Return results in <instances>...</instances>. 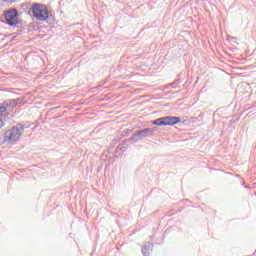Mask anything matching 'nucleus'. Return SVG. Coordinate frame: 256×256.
<instances>
[{
	"label": "nucleus",
	"mask_w": 256,
	"mask_h": 256,
	"mask_svg": "<svg viewBox=\"0 0 256 256\" xmlns=\"http://www.w3.org/2000/svg\"><path fill=\"white\" fill-rule=\"evenodd\" d=\"M24 131L23 126H13L4 133V141L6 143H16V141L21 139V135H23Z\"/></svg>",
	"instance_id": "nucleus-1"
},
{
	"label": "nucleus",
	"mask_w": 256,
	"mask_h": 256,
	"mask_svg": "<svg viewBox=\"0 0 256 256\" xmlns=\"http://www.w3.org/2000/svg\"><path fill=\"white\" fill-rule=\"evenodd\" d=\"M31 12L38 21H47L49 19V10L43 4H33Z\"/></svg>",
	"instance_id": "nucleus-2"
},
{
	"label": "nucleus",
	"mask_w": 256,
	"mask_h": 256,
	"mask_svg": "<svg viewBox=\"0 0 256 256\" xmlns=\"http://www.w3.org/2000/svg\"><path fill=\"white\" fill-rule=\"evenodd\" d=\"M4 17L8 25H11V26L17 25L18 23L17 17H19V13H17V10H9L4 14Z\"/></svg>",
	"instance_id": "nucleus-3"
},
{
	"label": "nucleus",
	"mask_w": 256,
	"mask_h": 256,
	"mask_svg": "<svg viewBox=\"0 0 256 256\" xmlns=\"http://www.w3.org/2000/svg\"><path fill=\"white\" fill-rule=\"evenodd\" d=\"M163 123L164 125H177V123H181V118L175 116L163 117Z\"/></svg>",
	"instance_id": "nucleus-4"
},
{
	"label": "nucleus",
	"mask_w": 256,
	"mask_h": 256,
	"mask_svg": "<svg viewBox=\"0 0 256 256\" xmlns=\"http://www.w3.org/2000/svg\"><path fill=\"white\" fill-rule=\"evenodd\" d=\"M3 111H5V108H0V129L3 127L5 124L3 123Z\"/></svg>",
	"instance_id": "nucleus-5"
},
{
	"label": "nucleus",
	"mask_w": 256,
	"mask_h": 256,
	"mask_svg": "<svg viewBox=\"0 0 256 256\" xmlns=\"http://www.w3.org/2000/svg\"><path fill=\"white\" fill-rule=\"evenodd\" d=\"M153 125H159V126L164 125L163 118H159L153 121Z\"/></svg>",
	"instance_id": "nucleus-6"
},
{
	"label": "nucleus",
	"mask_w": 256,
	"mask_h": 256,
	"mask_svg": "<svg viewBox=\"0 0 256 256\" xmlns=\"http://www.w3.org/2000/svg\"><path fill=\"white\" fill-rule=\"evenodd\" d=\"M7 1H9L10 3H13V1H15V0H7Z\"/></svg>",
	"instance_id": "nucleus-7"
}]
</instances>
